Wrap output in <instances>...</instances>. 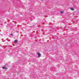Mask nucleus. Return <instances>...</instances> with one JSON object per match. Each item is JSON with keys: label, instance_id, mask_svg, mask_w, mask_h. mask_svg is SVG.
Returning a JSON list of instances; mask_svg holds the SVG:
<instances>
[{"label": "nucleus", "instance_id": "obj_4", "mask_svg": "<svg viewBox=\"0 0 79 79\" xmlns=\"http://www.w3.org/2000/svg\"><path fill=\"white\" fill-rule=\"evenodd\" d=\"M2 69H6V67H2Z\"/></svg>", "mask_w": 79, "mask_h": 79}, {"label": "nucleus", "instance_id": "obj_5", "mask_svg": "<svg viewBox=\"0 0 79 79\" xmlns=\"http://www.w3.org/2000/svg\"><path fill=\"white\" fill-rule=\"evenodd\" d=\"M60 13H61V14H62V13H63V11H61V12H60Z\"/></svg>", "mask_w": 79, "mask_h": 79}, {"label": "nucleus", "instance_id": "obj_1", "mask_svg": "<svg viewBox=\"0 0 79 79\" xmlns=\"http://www.w3.org/2000/svg\"><path fill=\"white\" fill-rule=\"evenodd\" d=\"M37 55H38L39 57H40L41 56V54L37 52Z\"/></svg>", "mask_w": 79, "mask_h": 79}, {"label": "nucleus", "instance_id": "obj_2", "mask_svg": "<svg viewBox=\"0 0 79 79\" xmlns=\"http://www.w3.org/2000/svg\"><path fill=\"white\" fill-rule=\"evenodd\" d=\"M70 10H72V11H74V8L73 7H72L70 8Z\"/></svg>", "mask_w": 79, "mask_h": 79}, {"label": "nucleus", "instance_id": "obj_3", "mask_svg": "<svg viewBox=\"0 0 79 79\" xmlns=\"http://www.w3.org/2000/svg\"><path fill=\"white\" fill-rule=\"evenodd\" d=\"M17 42H18V40H15L14 42V43H17Z\"/></svg>", "mask_w": 79, "mask_h": 79}]
</instances>
